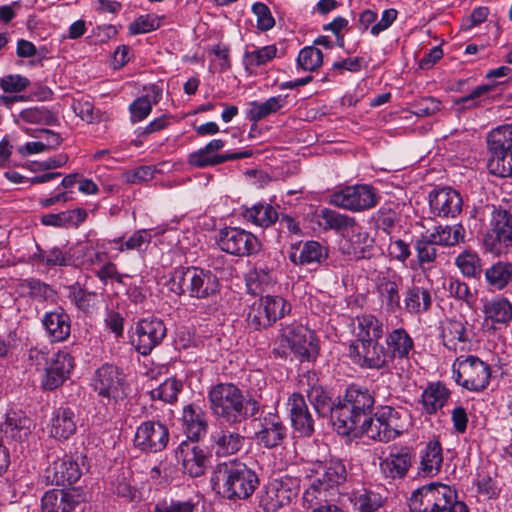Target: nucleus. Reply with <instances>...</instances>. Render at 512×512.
Instances as JSON below:
<instances>
[{"label": "nucleus", "mask_w": 512, "mask_h": 512, "mask_svg": "<svg viewBox=\"0 0 512 512\" xmlns=\"http://www.w3.org/2000/svg\"><path fill=\"white\" fill-rule=\"evenodd\" d=\"M82 499L75 490L53 489L42 497L43 512H72Z\"/></svg>", "instance_id": "obj_29"}, {"label": "nucleus", "mask_w": 512, "mask_h": 512, "mask_svg": "<svg viewBox=\"0 0 512 512\" xmlns=\"http://www.w3.org/2000/svg\"><path fill=\"white\" fill-rule=\"evenodd\" d=\"M220 283L217 276L210 270L194 267L191 278L189 296L197 299H207L218 294Z\"/></svg>", "instance_id": "obj_37"}, {"label": "nucleus", "mask_w": 512, "mask_h": 512, "mask_svg": "<svg viewBox=\"0 0 512 512\" xmlns=\"http://www.w3.org/2000/svg\"><path fill=\"white\" fill-rule=\"evenodd\" d=\"M299 493L298 480L292 477L276 478L264 487L259 505L266 512H276L289 505Z\"/></svg>", "instance_id": "obj_11"}, {"label": "nucleus", "mask_w": 512, "mask_h": 512, "mask_svg": "<svg viewBox=\"0 0 512 512\" xmlns=\"http://www.w3.org/2000/svg\"><path fill=\"white\" fill-rule=\"evenodd\" d=\"M336 496H327L313 489H306L303 493V506L310 512H344L337 504Z\"/></svg>", "instance_id": "obj_44"}, {"label": "nucleus", "mask_w": 512, "mask_h": 512, "mask_svg": "<svg viewBox=\"0 0 512 512\" xmlns=\"http://www.w3.org/2000/svg\"><path fill=\"white\" fill-rule=\"evenodd\" d=\"M199 441H182L175 450V457L181 464L183 472L191 477H200L205 474L209 457Z\"/></svg>", "instance_id": "obj_20"}, {"label": "nucleus", "mask_w": 512, "mask_h": 512, "mask_svg": "<svg viewBox=\"0 0 512 512\" xmlns=\"http://www.w3.org/2000/svg\"><path fill=\"white\" fill-rule=\"evenodd\" d=\"M277 53L274 45L264 46L253 51H246L244 54V64L246 68L259 67L271 61Z\"/></svg>", "instance_id": "obj_63"}, {"label": "nucleus", "mask_w": 512, "mask_h": 512, "mask_svg": "<svg viewBox=\"0 0 512 512\" xmlns=\"http://www.w3.org/2000/svg\"><path fill=\"white\" fill-rule=\"evenodd\" d=\"M432 296L430 291L422 286L412 284L403 293V309L407 314L416 316L430 310Z\"/></svg>", "instance_id": "obj_40"}, {"label": "nucleus", "mask_w": 512, "mask_h": 512, "mask_svg": "<svg viewBox=\"0 0 512 512\" xmlns=\"http://www.w3.org/2000/svg\"><path fill=\"white\" fill-rule=\"evenodd\" d=\"M20 118L27 123L56 125L58 118L45 107H31L24 109L20 113Z\"/></svg>", "instance_id": "obj_60"}, {"label": "nucleus", "mask_w": 512, "mask_h": 512, "mask_svg": "<svg viewBox=\"0 0 512 512\" xmlns=\"http://www.w3.org/2000/svg\"><path fill=\"white\" fill-rule=\"evenodd\" d=\"M452 496V487L441 482H431L412 492L409 508L411 512H445Z\"/></svg>", "instance_id": "obj_10"}, {"label": "nucleus", "mask_w": 512, "mask_h": 512, "mask_svg": "<svg viewBox=\"0 0 512 512\" xmlns=\"http://www.w3.org/2000/svg\"><path fill=\"white\" fill-rule=\"evenodd\" d=\"M311 483L307 489H313L327 496H339V486L347 480V470L342 460L330 458L312 463Z\"/></svg>", "instance_id": "obj_6"}, {"label": "nucleus", "mask_w": 512, "mask_h": 512, "mask_svg": "<svg viewBox=\"0 0 512 512\" xmlns=\"http://www.w3.org/2000/svg\"><path fill=\"white\" fill-rule=\"evenodd\" d=\"M408 418V412L403 407L379 406L374 417L365 426L363 436L388 443L403 434L409 423Z\"/></svg>", "instance_id": "obj_5"}, {"label": "nucleus", "mask_w": 512, "mask_h": 512, "mask_svg": "<svg viewBox=\"0 0 512 512\" xmlns=\"http://www.w3.org/2000/svg\"><path fill=\"white\" fill-rule=\"evenodd\" d=\"M436 243L428 235H423L417 239L414 248L417 254V260L420 267L434 263L438 256V249Z\"/></svg>", "instance_id": "obj_57"}, {"label": "nucleus", "mask_w": 512, "mask_h": 512, "mask_svg": "<svg viewBox=\"0 0 512 512\" xmlns=\"http://www.w3.org/2000/svg\"><path fill=\"white\" fill-rule=\"evenodd\" d=\"M411 458V453L406 447L391 451L389 455L380 462V470L387 478H403L411 466Z\"/></svg>", "instance_id": "obj_41"}, {"label": "nucleus", "mask_w": 512, "mask_h": 512, "mask_svg": "<svg viewBox=\"0 0 512 512\" xmlns=\"http://www.w3.org/2000/svg\"><path fill=\"white\" fill-rule=\"evenodd\" d=\"M19 286L27 296L38 302H53L57 295L56 290L51 285L36 278L24 279Z\"/></svg>", "instance_id": "obj_50"}, {"label": "nucleus", "mask_w": 512, "mask_h": 512, "mask_svg": "<svg viewBox=\"0 0 512 512\" xmlns=\"http://www.w3.org/2000/svg\"><path fill=\"white\" fill-rule=\"evenodd\" d=\"M207 398L217 421L241 424L248 419L256 420L260 411L259 402L253 397H245L242 390L232 383L214 385Z\"/></svg>", "instance_id": "obj_2"}, {"label": "nucleus", "mask_w": 512, "mask_h": 512, "mask_svg": "<svg viewBox=\"0 0 512 512\" xmlns=\"http://www.w3.org/2000/svg\"><path fill=\"white\" fill-rule=\"evenodd\" d=\"M32 420L20 410H10L0 425V433L6 440L21 442L31 433Z\"/></svg>", "instance_id": "obj_33"}, {"label": "nucleus", "mask_w": 512, "mask_h": 512, "mask_svg": "<svg viewBox=\"0 0 512 512\" xmlns=\"http://www.w3.org/2000/svg\"><path fill=\"white\" fill-rule=\"evenodd\" d=\"M484 275L490 290L501 291L512 283V262L498 261L487 268Z\"/></svg>", "instance_id": "obj_43"}, {"label": "nucleus", "mask_w": 512, "mask_h": 512, "mask_svg": "<svg viewBox=\"0 0 512 512\" xmlns=\"http://www.w3.org/2000/svg\"><path fill=\"white\" fill-rule=\"evenodd\" d=\"M386 356L390 365L395 359H409L414 351V341L409 333L402 327L395 328L386 335Z\"/></svg>", "instance_id": "obj_32"}, {"label": "nucleus", "mask_w": 512, "mask_h": 512, "mask_svg": "<svg viewBox=\"0 0 512 512\" xmlns=\"http://www.w3.org/2000/svg\"><path fill=\"white\" fill-rule=\"evenodd\" d=\"M358 332L353 342L379 340L384 335V325L376 316L367 314L357 318Z\"/></svg>", "instance_id": "obj_48"}, {"label": "nucleus", "mask_w": 512, "mask_h": 512, "mask_svg": "<svg viewBox=\"0 0 512 512\" xmlns=\"http://www.w3.org/2000/svg\"><path fill=\"white\" fill-rule=\"evenodd\" d=\"M42 325L52 342H63L70 336L71 319L60 306L43 315Z\"/></svg>", "instance_id": "obj_31"}, {"label": "nucleus", "mask_w": 512, "mask_h": 512, "mask_svg": "<svg viewBox=\"0 0 512 512\" xmlns=\"http://www.w3.org/2000/svg\"><path fill=\"white\" fill-rule=\"evenodd\" d=\"M328 257V249L317 241L292 244L289 259L296 265L321 264Z\"/></svg>", "instance_id": "obj_30"}, {"label": "nucleus", "mask_w": 512, "mask_h": 512, "mask_svg": "<svg viewBox=\"0 0 512 512\" xmlns=\"http://www.w3.org/2000/svg\"><path fill=\"white\" fill-rule=\"evenodd\" d=\"M319 218L325 230L344 231L354 228L357 223L354 217L342 214L336 210L324 208L320 211Z\"/></svg>", "instance_id": "obj_52"}, {"label": "nucleus", "mask_w": 512, "mask_h": 512, "mask_svg": "<svg viewBox=\"0 0 512 512\" xmlns=\"http://www.w3.org/2000/svg\"><path fill=\"white\" fill-rule=\"evenodd\" d=\"M453 373L456 383L472 392L483 391L490 383L489 364L474 355L458 357L453 364Z\"/></svg>", "instance_id": "obj_9"}, {"label": "nucleus", "mask_w": 512, "mask_h": 512, "mask_svg": "<svg viewBox=\"0 0 512 512\" xmlns=\"http://www.w3.org/2000/svg\"><path fill=\"white\" fill-rule=\"evenodd\" d=\"M219 248L230 255L244 257L256 254L261 249L258 238L239 227H225L218 233Z\"/></svg>", "instance_id": "obj_14"}, {"label": "nucleus", "mask_w": 512, "mask_h": 512, "mask_svg": "<svg viewBox=\"0 0 512 512\" xmlns=\"http://www.w3.org/2000/svg\"><path fill=\"white\" fill-rule=\"evenodd\" d=\"M285 104V97L278 95L267 99L265 102L252 101L247 110V118L255 124L269 116L278 112Z\"/></svg>", "instance_id": "obj_49"}, {"label": "nucleus", "mask_w": 512, "mask_h": 512, "mask_svg": "<svg viewBox=\"0 0 512 512\" xmlns=\"http://www.w3.org/2000/svg\"><path fill=\"white\" fill-rule=\"evenodd\" d=\"M87 215L85 209L76 208L56 214H45L41 217V223L53 227H78L86 220Z\"/></svg>", "instance_id": "obj_45"}, {"label": "nucleus", "mask_w": 512, "mask_h": 512, "mask_svg": "<svg viewBox=\"0 0 512 512\" xmlns=\"http://www.w3.org/2000/svg\"><path fill=\"white\" fill-rule=\"evenodd\" d=\"M481 303L483 322L493 330L507 326L512 320V303L506 297L482 298Z\"/></svg>", "instance_id": "obj_23"}, {"label": "nucleus", "mask_w": 512, "mask_h": 512, "mask_svg": "<svg viewBox=\"0 0 512 512\" xmlns=\"http://www.w3.org/2000/svg\"><path fill=\"white\" fill-rule=\"evenodd\" d=\"M468 322L463 318L447 319L443 326L441 337L443 345L449 350H463L467 343L470 342V335L467 329Z\"/></svg>", "instance_id": "obj_35"}, {"label": "nucleus", "mask_w": 512, "mask_h": 512, "mask_svg": "<svg viewBox=\"0 0 512 512\" xmlns=\"http://www.w3.org/2000/svg\"><path fill=\"white\" fill-rule=\"evenodd\" d=\"M166 336V326L161 319L148 317L139 320L135 327L132 344L137 352L147 356Z\"/></svg>", "instance_id": "obj_16"}, {"label": "nucleus", "mask_w": 512, "mask_h": 512, "mask_svg": "<svg viewBox=\"0 0 512 512\" xmlns=\"http://www.w3.org/2000/svg\"><path fill=\"white\" fill-rule=\"evenodd\" d=\"M242 216L246 221L263 228L270 227L278 220V212L266 202H260L246 208Z\"/></svg>", "instance_id": "obj_46"}, {"label": "nucleus", "mask_w": 512, "mask_h": 512, "mask_svg": "<svg viewBox=\"0 0 512 512\" xmlns=\"http://www.w3.org/2000/svg\"><path fill=\"white\" fill-rule=\"evenodd\" d=\"M304 378H307V385L309 386L306 390L308 400L313 406L318 417H330V420L335 427L334 412L337 404L334 403L332 398L328 395L322 386L316 384L317 378L315 373L308 372L307 374L303 375L301 383H303Z\"/></svg>", "instance_id": "obj_25"}, {"label": "nucleus", "mask_w": 512, "mask_h": 512, "mask_svg": "<svg viewBox=\"0 0 512 512\" xmlns=\"http://www.w3.org/2000/svg\"><path fill=\"white\" fill-rule=\"evenodd\" d=\"M291 311L283 297L267 295L255 300L248 308L246 322L249 328L260 331L271 327Z\"/></svg>", "instance_id": "obj_7"}, {"label": "nucleus", "mask_w": 512, "mask_h": 512, "mask_svg": "<svg viewBox=\"0 0 512 512\" xmlns=\"http://www.w3.org/2000/svg\"><path fill=\"white\" fill-rule=\"evenodd\" d=\"M67 297L78 310L84 313H91L98 303L96 292L88 291L79 285L69 286Z\"/></svg>", "instance_id": "obj_53"}, {"label": "nucleus", "mask_w": 512, "mask_h": 512, "mask_svg": "<svg viewBox=\"0 0 512 512\" xmlns=\"http://www.w3.org/2000/svg\"><path fill=\"white\" fill-rule=\"evenodd\" d=\"M74 368L73 357L65 351L57 352L51 359L50 364L45 367V377L42 380L43 388L54 390L61 386Z\"/></svg>", "instance_id": "obj_27"}, {"label": "nucleus", "mask_w": 512, "mask_h": 512, "mask_svg": "<svg viewBox=\"0 0 512 512\" xmlns=\"http://www.w3.org/2000/svg\"><path fill=\"white\" fill-rule=\"evenodd\" d=\"M281 338L301 361L314 360L318 355V343L313 331L293 322L281 329Z\"/></svg>", "instance_id": "obj_13"}, {"label": "nucleus", "mask_w": 512, "mask_h": 512, "mask_svg": "<svg viewBox=\"0 0 512 512\" xmlns=\"http://www.w3.org/2000/svg\"><path fill=\"white\" fill-rule=\"evenodd\" d=\"M253 155L252 150H243L234 153L213 154L206 147H202L188 155L187 162L195 168H206L216 166L227 161L249 158Z\"/></svg>", "instance_id": "obj_39"}, {"label": "nucleus", "mask_w": 512, "mask_h": 512, "mask_svg": "<svg viewBox=\"0 0 512 512\" xmlns=\"http://www.w3.org/2000/svg\"><path fill=\"white\" fill-rule=\"evenodd\" d=\"M240 424L217 421L215 429L210 434V445L217 457H229L244 449L246 437Z\"/></svg>", "instance_id": "obj_12"}, {"label": "nucleus", "mask_w": 512, "mask_h": 512, "mask_svg": "<svg viewBox=\"0 0 512 512\" xmlns=\"http://www.w3.org/2000/svg\"><path fill=\"white\" fill-rule=\"evenodd\" d=\"M323 63V53L320 49L307 46L300 50L297 57V65L304 71H315Z\"/></svg>", "instance_id": "obj_62"}, {"label": "nucleus", "mask_w": 512, "mask_h": 512, "mask_svg": "<svg viewBox=\"0 0 512 512\" xmlns=\"http://www.w3.org/2000/svg\"><path fill=\"white\" fill-rule=\"evenodd\" d=\"M167 425L159 420H147L141 423L135 432L134 446L145 453L163 451L169 442Z\"/></svg>", "instance_id": "obj_15"}, {"label": "nucleus", "mask_w": 512, "mask_h": 512, "mask_svg": "<svg viewBox=\"0 0 512 512\" xmlns=\"http://www.w3.org/2000/svg\"><path fill=\"white\" fill-rule=\"evenodd\" d=\"M403 278L395 270L387 268L379 272L376 279V290L379 300L389 313H396L401 310L400 287Z\"/></svg>", "instance_id": "obj_19"}, {"label": "nucleus", "mask_w": 512, "mask_h": 512, "mask_svg": "<svg viewBox=\"0 0 512 512\" xmlns=\"http://www.w3.org/2000/svg\"><path fill=\"white\" fill-rule=\"evenodd\" d=\"M418 475L423 478L436 476L442 468L443 452L438 440L429 441L419 454Z\"/></svg>", "instance_id": "obj_38"}, {"label": "nucleus", "mask_w": 512, "mask_h": 512, "mask_svg": "<svg viewBox=\"0 0 512 512\" xmlns=\"http://www.w3.org/2000/svg\"><path fill=\"white\" fill-rule=\"evenodd\" d=\"M487 149L489 155L502 154L512 150V124L496 127L487 136Z\"/></svg>", "instance_id": "obj_47"}, {"label": "nucleus", "mask_w": 512, "mask_h": 512, "mask_svg": "<svg viewBox=\"0 0 512 512\" xmlns=\"http://www.w3.org/2000/svg\"><path fill=\"white\" fill-rule=\"evenodd\" d=\"M93 386L99 396L120 400L126 396L125 377L119 369L111 364H104L95 372Z\"/></svg>", "instance_id": "obj_18"}, {"label": "nucleus", "mask_w": 512, "mask_h": 512, "mask_svg": "<svg viewBox=\"0 0 512 512\" xmlns=\"http://www.w3.org/2000/svg\"><path fill=\"white\" fill-rule=\"evenodd\" d=\"M375 405L374 393L368 388L352 384L338 401L335 409V430L343 436L361 437L371 420Z\"/></svg>", "instance_id": "obj_1"}, {"label": "nucleus", "mask_w": 512, "mask_h": 512, "mask_svg": "<svg viewBox=\"0 0 512 512\" xmlns=\"http://www.w3.org/2000/svg\"><path fill=\"white\" fill-rule=\"evenodd\" d=\"M493 88L494 86L489 84L479 85L468 95L455 99L454 105L459 111L477 108L481 105L480 98L486 96Z\"/></svg>", "instance_id": "obj_59"}, {"label": "nucleus", "mask_w": 512, "mask_h": 512, "mask_svg": "<svg viewBox=\"0 0 512 512\" xmlns=\"http://www.w3.org/2000/svg\"><path fill=\"white\" fill-rule=\"evenodd\" d=\"M212 481L215 484L222 483L223 495L229 500L247 499L259 485L255 471L238 461L219 463L213 472Z\"/></svg>", "instance_id": "obj_3"}, {"label": "nucleus", "mask_w": 512, "mask_h": 512, "mask_svg": "<svg viewBox=\"0 0 512 512\" xmlns=\"http://www.w3.org/2000/svg\"><path fill=\"white\" fill-rule=\"evenodd\" d=\"M151 234L146 229L135 231L126 241H123L122 237L111 240V243L119 244L117 250L124 252L125 250H136L143 252L147 249L151 242Z\"/></svg>", "instance_id": "obj_56"}, {"label": "nucleus", "mask_w": 512, "mask_h": 512, "mask_svg": "<svg viewBox=\"0 0 512 512\" xmlns=\"http://www.w3.org/2000/svg\"><path fill=\"white\" fill-rule=\"evenodd\" d=\"M181 428L187 439L185 441H200L208 430V421L205 411L194 403L183 407Z\"/></svg>", "instance_id": "obj_26"}, {"label": "nucleus", "mask_w": 512, "mask_h": 512, "mask_svg": "<svg viewBox=\"0 0 512 512\" xmlns=\"http://www.w3.org/2000/svg\"><path fill=\"white\" fill-rule=\"evenodd\" d=\"M349 356L361 368L380 370L391 367L385 348L379 345L378 340L352 342L349 346Z\"/></svg>", "instance_id": "obj_17"}, {"label": "nucleus", "mask_w": 512, "mask_h": 512, "mask_svg": "<svg viewBox=\"0 0 512 512\" xmlns=\"http://www.w3.org/2000/svg\"><path fill=\"white\" fill-rule=\"evenodd\" d=\"M488 221L482 233L483 249L494 255H506L512 248V212L501 206L487 205Z\"/></svg>", "instance_id": "obj_4"}, {"label": "nucleus", "mask_w": 512, "mask_h": 512, "mask_svg": "<svg viewBox=\"0 0 512 512\" xmlns=\"http://www.w3.org/2000/svg\"><path fill=\"white\" fill-rule=\"evenodd\" d=\"M428 236L432 239V242L436 243V245L454 246L464 241L465 230L461 224H456L454 226L439 225L435 227L434 231Z\"/></svg>", "instance_id": "obj_51"}, {"label": "nucleus", "mask_w": 512, "mask_h": 512, "mask_svg": "<svg viewBox=\"0 0 512 512\" xmlns=\"http://www.w3.org/2000/svg\"><path fill=\"white\" fill-rule=\"evenodd\" d=\"M73 256V264L92 270L97 264L105 262L109 255L100 240H86L78 243Z\"/></svg>", "instance_id": "obj_28"}, {"label": "nucleus", "mask_w": 512, "mask_h": 512, "mask_svg": "<svg viewBox=\"0 0 512 512\" xmlns=\"http://www.w3.org/2000/svg\"><path fill=\"white\" fill-rule=\"evenodd\" d=\"M258 427L256 439L265 448L277 447L286 438L287 429L277 413L268 412L260 417Z\"/></svg>", "instance_id": "obj_22"}, {"label": "nucleus", "mask_w": 512, "mask_h": 512, "mask_svg": "<svg viewBox=\"0 0 512 512\" xmlns=\"http://www.w3.org/2000/svg\"><path fill=\"white\" fill-rule=\"evenodd\" d=\"M47 473V478L51 483L58 486L72 485L76 483L81 476L78 463L68 455L56 459L52 466L48 468Z\"/></svg>", "instance_id": "obj_34"}, {"label": "nucleus", "mask_w": 512, "mask_h": 512, "mask_svg": "<svg viewBox=\"0 0 512 512\" xmlns=\"http://www.w3.org/2000/svg\"><path fill=\"white\" fill-rule=\"evenodd\" d=\"M382 504L381 495L373 491L364 490L354 496V505L359 512H375Z\"/></svg>", "instance_id": "obj_64"}, {"label": "nucleus", "mask_w": 512, "mask_h": 512, "mask_svg": "<svg viewBox=\"0 0 512 512\" xmlns=\"http://www.w3.org/2000/svg\"><path fill=\"white\" fill-rule=\"evenodd\" d=\"M429 207L434 216L455 218L462 211L463 199L457 190L443 187L430 192Z\"/></svg>", "instance_id": "obj_21"}, {"label": "nucleus", "mask_w": 512, "mask_h": 512, "mask_svg": "<svg viewBox=\"0 0 512 512\" xmlns=\"http://www.w3.org/2000/svg\"><path fill=\"white\" fill-rule=\"evenodd\" d=\"M450 396V391L441 382L430 383L422 393L421 403L427 414H435L441 409Z\"/></svg>", "instance_id": "obj_42"}, {"label": "nucleus", "mask_w": 512, "mask_h": 512, "mask_svg": "<svg viewBox=\"0 0 512 512\" xmlns=\"http://www.w3.org/2000/svg\"><path fill=\"white\" fill-rule=\"evenodd\" d=\"M455 264L467 278L478 279L482 274V262L475 252L463 251L456 257Z\"/></svg>", "instance_id": "obj_55"}, {"label": "nucleus", "mask_w": 512, "mask_h": 512, "mask_svg": "<svg viewBox=\"0 0 512 512\" xmlns=\"http://www.w3.org/2000/svg\"><path fill=\"white\" fill-rule=\"evenodd\" d=\"M78 421L79 416L74 409L68 406L59 407L51 418V436L59 440L70 438L76 432Z\"/></svg>", "instance_id": "obj_36"}, {"label": "nucleus", "mask_w": 512, "mask_h": 512, "mask_svg": "<svg viewBox=\"0 0 512 512\" xmlns=\"http://www.w3.org/2000/svg\"><path fill=\"white\" fill-rule=\"evenodd\" d=\"M287 406L294 430L301 436H312L315 431V420L308 408L304 396L300 393H293L288 398Z\"/></svg>", "instance_id": "obj_24"}, {"label": "nucleus", "mask_w": 512, "mask_h": 512, "mask_svg": "<svg viewBox=\"0 0 512 512\" xmlns=\"http://www.w3.org/2000/svg\"><path fill=\"white\" fill-rule=\"evenodd\" d=\"M380 201L379 191L369 184H355L340 188L329 195V203L354 213L370 210Z\"/></svg>", "instance_id": "obj_8"}, {"label": "nucleus", "mask_w": 512, "mask_h": 512, "mask_svg": "<svg viewBox=\"0 0 512 512\" xmlns=\"http://www.w3.org/2000/svg\"><path fill=\"white\" fill-rule=\"evenodd\" d=\"M182 388V383L174 378H169L158 387L151 390L150 395L153 400H161L167 403H173L177 400L178 393Z\"/></svg>", "instance_id": "obj_61"}, {"label": "nucleus", "mask_w": 512, "mask_h": 512, "mask_svg": "<svg viewBox=\"0 0 512 512\" xmlns=\"http://www.w3.org/2000/svg\"><path fill=\"white\" fill-rule=\"evenodd\" d=\"M487 167L491 174L499 177L512 176V150L502 154H491Z\"/></svg>", "instance_id": "obj_58"}, {"label": "nucleus", "mask_w": 512, "mask_h": 512, "mask_svg": "<svg viewBox=\"0 0 512 512\" xmlns=\"http://www.w3.org/2000/svg\"><path fill=\"white\" fill-rule=\"evenodd\" d=\"M193 268L194 266L175 268L167 281L168 289L176 295H189Z\"/></svg>", "instance_id": "obj_54"}]
</instances>
